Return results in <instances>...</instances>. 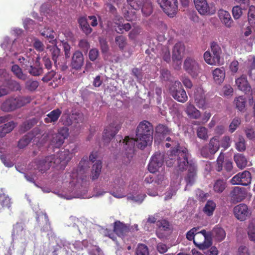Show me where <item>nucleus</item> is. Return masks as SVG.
<instances>
[{"label": "nucleus", "instance_id": "f257e3e1", "mask_svg": "<svg viewBox=\"0 0 255 255\" xmlns=\"http://www.w3.org/2000/svg\"><path fill=\"white\" fill-rule=\"evenodd\" d=\"M165 146L170 147L165 155V162L168 167L174 166L180 171L188 169L185 177L186 187L191 186L195 182L197 172V164L193 160H189L190 154L184 146H180L174 136L167 137Z\"/></svg>", "mask_w": 255, "mask_h": 255}, {"label": "nucleus", "instance_id": "f03ea898", "mask_svg": "<svg viewBox=\"0 0 255 255\" xmlns=\"http://www.w3.org/2000/svg\"><path fill=\"white\" fill-rule=\"evenodd\" d=\"M153 127L151 124L147 121L141 122L138 125L136 130V138L126 136L123 139L122 136H117V143L115 144L116 149L120 148L121 141L123 140L125 155L123 160L124 164H128L131 161L135 151V145L140 149H143L148 145H150L153 139ZM113 148L114 147H112Z\"/></svg>", "mask_w": 255, "mask_h": 255}, {"label": "nucleus", "instance_id": "7ed1b4c3", "mask_svg": "<svg viewBox=\"0 0 255 255\" xmlns=\"http://www.w3.org/2000/svg\"><path fill=\"white\" fill-rule=\"evenodd\" d=\"M91 163L87 156L83 157L80 161L76 172L71 174V180L68 188H64L55 192L59 197L70 200L74 198H87L88 183L84 174L90 167Z\"/></svg>", "mask_w": 255, "mask_h": 255}, {"label": "nucleus", "instance_id": "20e7f679", "mask_svg": "<svg viewBox=\"0 0 255 255\" xmlns=\"http://www.w3.org/2000/svg\"><path fill=\"white\" fill-rule=\"evenodd\" d=\"M11 235L13 239L17 240L23 248H25L33 238L29 231L26 230L24 224L22 222H17L13 225Z\"/></svg>", "mask_w": 255, "mask_h": 255}, {"label": "nucleus", "instance_id": "39448f33", "mask_svg": "<svg viewBox=\"0 0 255 255\" xmlns=\"http://www.w3.org/2000/svg\"><path fill=\"white\" fill-rule=\"evenodd\" d=\"M52 44H53V45L47 46V49L54 65L56 67L59 66L61 67L62 70L67 69L68 68L67 62L65 61V58L64 57L60 48L58 45V41H54Z\"/></svg>", "mask_w": 255, "mask_h": 255}, {"label": "nucleus", "instance_id": "423d86ee", "mask_svg": "<svg viewBox=\"0 0 255 255\" xmlns=\"http://www.w3.org/2000/svg\"><path fill=\"white\" fill-rule=\"evenodd\" d=\"M211 50L212 53L209 51L205 52L204 58L205 61L210 65H222L224 61L221 59L222 52L219 45L213 42L211 45Z\"/></svg>", "mask_w": 255, "mask_h": 255}, {"label": "nucleus", "instance_id": "0eeeda50", "mask_svg": "<svg viewBox=\"0 0 255 255\" xmlns=\"http://www.w3.org/2000/svg\"><path fill=\"white\" fill-rule=\"evenodd\" d=\"M58 246L63 248L66 255H75L77 252L82 251L85 248H89L88 241L86 240L82 242L77 241L73 244L66 240H61Z\"/></svg>", "mask_w": 255, "mask_h": 255}, {"label": "nucleus", "instance_id": "6e6552de", "mask_svg": "<svg viewBox=\"0 0 255 255\" xmlns=\"http://www.w3.org/2000/svg\"><path fill=\"white\" fill-rule=\"evenodd\" d=\"M50 156L53 157L52 161L55 167H59L61 170L64 169L67 163L72 158V155L67 149H62L56 154Z\"/></svg>", "mask_w": 255, "mask_h": 255}, {"label": "nucleus", "instance_id": "1a4fd4ad", "mask_svg": "<svg viewBox=\"0 0 255 255\" xmlns=\"http://www.w3.org/2000/svg\"><path fill=\"white\" fill-rule=\"evenodd\" d=\"M169 91L172 97L178 102L184 103L187 101L186 93L179 81H175L170 87Z\"/></svg>", "mask_w": 255, "mask_h": 255}, {"label": "nucleus", "instance_id": "9d476101", "mask_svg": "<svg viewBox=\"0 0 255 255\" xmlns=\"http://www.w3.org/2000/svg\"><path fill=\"white\" fill-rule=\"evenodd\" d=\"M127 181L125 176L121 175L117 176L114 180L113 184V190L111 194L118 198H121L125 196V186Z\"/></svg>", "mask_w": 255, "mask_h": 255}, {"label": "nucleus", "instance_id": "9b49d317", "mask_svg": "<svg viewBox=\"0 0 255 255\" xmlns=\"http://www.w3.org/2000/svg\"><path fill=\"white\" fill-rule=\"evenodd\" d=\"M163 11L169 16L173 17L178 10L177 0H156Z\"/></svg>", "mask_w": 255, "mask_h": 255}, {"label": "nucleus", "instance_id": "f8f14e48", "mask_svg": "<svg viewBox=\"0 0 255 255\" xmlns=\"http://www.w3.org/2000/svg\"><path fill=\"white\" fill-rule=\"evenodd\" d=\"M219 147V141L216 138L213 137L210 140L208 145H205L200 149V154L203 157L211 159Z\"/></svg>", "mask_w": 255, "mask_h": 255}, {"label": "nucleus", "instance_id": "ddd939ff", "mask_svg": "<svg viewBox=\"0 0 255 255\" xmlns=\"http://www.w3.org/2000/svg\"><path fill=\"white\" fill-rule=\"evenodd\" d=\"M165 156L161 153H156L150 159L148 169L150 173H154L163 169L162 166Z\"/></svg>", "mask_w": 255, "mask_h": 255}, {"label": "nucleus", "instance_id": "4468645a", "mask_svg": "<svg viewBox=\"0 0 255 255\" xmlns=\"http://www.w3.org/2000/svg\"><path fill=\"white\" fill-rule=\"evenodd\" d=\"M36 221L41 228V231L47 232L49 239L54 237V233L51 230L48 216L46 213L41 212L39 214H37Z\"/></svg>", "mask_w": 255, "mask_h": 255}, {"label": "nucleus", "instance_id": "2eb2a0df", "mask_svg": "<svg viewBox=\"0 0 255 255\" xmlns=\"http://www.w3.org/2000/svg\"><path fill=\"white\" fill-rule=\"evenodd\" d=\"M183 68L193 77H196L200 71L199 63L194 58L191 57H188L185 59Z\"/></svg>", "mask_w": 255, "mask_h": 255}, {"label": "nucleus", "instance_id": "dca6fc26", "mask_svg": "<svg viewBox=\"0 0 255 255\" xmlns=\"http://www.w3.org/2000/svg\"><path fill=\"white\" fill-rule=\"evenodd\" d=\"M68 136V129L66 127L59 128L57 133L52 134L50 144L56 148H59L64 143V140Z\"/></svg>", "mask_w": 255, "mask_h": 255}, {"label": "nucleus", "instance_id": "f3484780", "mask_svg": "<svg viewBox=\"0 0 255 255\" xmlns=\"http://www.w3.org/2000/svg\"><path fill=\"white\" fill-rule=\"evenodd\" d=\"M120 128V125L115 123H112L105 128L103 135V140L105 145H107L110 143Z\"/></svg>", "mask_w": 255, "mask_h": 255}, {"label": "nucleus", "instance_id": "a211bd4d", "mask_svg": "<svg viewBox=\"0 0 255 255\" xmlns=\"http://www.w3.org/2000/svg\"><path fill=\"white\" fill-rule=\"evenodd\" d=\"M185 48V45L182 42L176 43L173 48L172 60L178 66L181 65V61L183 56Z\"/></svg>", "mask_w": 255, "mask_h": 255}, {"label": "nucleus", "instance_id": "6ab92c4d", "mask_svg": "<svg viewBox=\"0 0 255 255\" xmlns=\"http://www.w3.org/2000/svg\"><path fill=\"white\" fill-rule=\"evenodd\" d=\"M158 227L156 234L159 238H164L171 231V226L168 221L166 220H158L156 222Z\"/></svg>", "mask_w": 255, "mask_h": 255}, {"label": "nucleus", "instance_id": "aec40b11", "mask_svg": "<svg viewBox=\"0 0 255 255\" xmlns=\"http://www.w3.org/2000/svg\"><path fill=\"white\" fill-rule=\"evenodd\" d=\"M235 217L240 221H245L250 214L251 212L248 206L245 204H240L234 208Z\"/></svg>", "mask_w": 255, "mask_h": 255}, {"label": "nucleus", "instance_id": "412c9836", "mask_svg": "<svg viewBox=\"0 0 255 255\" xmlns=\"http://www.w3.org/2000/svg\"><path fill=\"white\" fill-rule=\"evenodd\" d=\"M195 7L202 15H211L216 12L215 6L212 4H209L207 0L198 4Z\"/></svg>", "mask_w": 255, "mask_h": 255}, {"label": "nucleus", "instance_id": "4be33fe9", "mask_svg": "<svg viewBox=\"0 0 255 255\" xmlns=\"http://www.w3.org/2000/svg\"><path fill=\"white\" fill-rule=\"evenodd\" d=\"M84 56L81 51L77 50L73 54L71 58L70 66L75 70L80 69L84 64Z\"/></svg>", "mask_w": 255, "mask_h": 255}, {"label": "nucleus", "instance_id": "5701e85b", "mask_svg": "<svg viewBox=\"0 0 255 255\" xmlns=\"http://www.w3.org/2000/svg\"><path fill=\"white\" fill-rule=\"evenodd\" d=\"M231 200L233 203L242 201L246 196V192L244 188L235 187L230 193Z\"/></svg>", "mask_w": 255, "mask_h": 255}, {"label": "nucleus", "instance_id": "b1692460", "mask_svg": "<svg viewBox=\"0 0 255 255\" xmlns=\"http://www.w3.org/2000/svg\"><path fill=\"white\" fill-rule=\"evenodd\" d=\"M39 27V32L41 36L50 39L49 42L53 43V42L57 41L54 39L55 32L52 28H50L47 24L44 23H40Z\"/></svg>", "mask_w": 255, "mask_h": 255}, {"label": "nucleus", "instance_id": "393cba45", "mask_svg": "<svg viewBox=\"0 0 255 255\" xmlns=\"http://www.w3.org/2000/svg\"><path fill=\"white\" fill-rule=\"evenodd\" d=\"M194 102L199 109H203L206 105V99L203 89L201 87L197 88L194 91Z\"/></svg>", "mask_w": 255, "mask_h": 255}, {"label": "nucleus", "instance_id": "a878e982", "mask_svg": "<svg viewBox=\"0 0 255 255\" xmlns=\"http://www.w3.org/2000/svg\"><path fill=\"white\" fill-rule=\"evenodd\" d=\"M53 157L48 156L44 159L36 162V169L41 172H44L49 169L50 166L55 167L52 159Z\"/></svg>", "mask_w": 255, "mask_h": 255}, {"label": "nucleus", "instance_id": "bb28decb", "mask_svg": "<svg viewBox=\"0 0 255 255\" xmlns=\"http://www.w3.org/2000/svg\"><path fill=\"white\" fill-rule=\"evenodd\" d=\"M18 108L16 98L10 97L6 99L0 106L1 111L4 112H11Z\"/></svg>", "mask_w": 255, "mask_h": 255}, {"label": "nucleus", "instance_id": "cd10ccee", "mask_svg": "<svg viewBox=\"0 0 255 255\" xmlns=\"http://www.w3.org/2000/svg\"><path fill=\"white\" fill-rule=\"evenodd\" d=\"M218 14L221 21L227 27L230 28L233 26L234 21L231 17L230 13L228 11L220 9Z\"/></svg>", "mask_w": 255, "mask_h": 255}, {"label": "nucleus", "instance_id": "c85d7f7f", "mask_svg": "<svg viewBox=\"0 0 255 255\" xmlns=\"http://www.w3.org/2000/svg\"><path fill=\"white\" fill-rule=\"evenodd\" d=\"M236 84L239 90L245 93H249L252 92V88L247 80L246 76H242L236 80Z\"/></svg>", "mask_w": 255, "mask_h": 255}, {"label": "nucleus", "instance_id": "c756f323", "mask_svg": "<svg viewBox=\"0 0 255 255\" xmlns=\"http://www.w3.org/2000/svg\"><path fill=\"white\" fill-rule=\"evenodd\" d=\"M62 114V111L58 108L54 109L46 115L44 121L46 124H55Z\"/></svg>", "mask_w": 255, "mask_h": 255}, {"label": "nucleus", "instance_id": "7c9ffc66", "mask_svg": "<svg viewBox=\"0 0 255 255\" xmlns=\"http://www.w3.org/2000/svg\"><path fill=\"white\" fill-rule=\"evenodd\" d=\"M226 236V233L224 230L218 226L215 227L211 231V241L212 239L216 241L220 242L224 240Z\"/></svg>", "mask_w": 255, "mask_h": 255}, {"label": "nucleus", "instance_id": "2f4dec72", "mask_svg": "<svg viewBox=\"0 0 255 255\" xmlns=\"http://www.w3.org/2000/svg\"><path fill=\"white\" fill-rule=\"evenodd\" d=\"M128 232V227L123 223L117 221L114 223L113 232L119 237H123Z\"/></svg>", "mask_w": 255, "mask_h": 255}, {"label": "nucleus", "instance_id": "473e14b6", "mask_svg": "<svg viewBox=\"0 0 255 255\" xmlns=\"http://www.w3.org/2000/svg\"><path fill=\"white\" fill-rule=\"evenodd\" d=\"M197 234H201L204 238V241L202 243L198 244V247L200 249L204 250L211 246L212 244V242L211 241V231L207 232L206 230H203L198 232Z\"/></svg>", "mask_w": 255, "mask_h": 255}, {"label": "nucleus", "instance_id": "72a5a7b5", "mask_svg": "<svg viewBox=\"0 0 255 255\" xmlns=\"http://www.w3.org/2000/svg\"><path fill=\"white\" fill-rule=\"evenodd\" d=\"M78 23L80 29L86 35H89L92 32V28L90 26L85 16H80L78 19Z\"/></svg>", "mask_w": 255, "mask_h": 255}, {"label": "nucleus", "instance_id": "f704fd0d", "mask_svg": "<svg viewBox=\"0 0 255 255\" xmlns=\"http://www.w3.org/2000/svg\"><path fill=\"white\" fill-rule=\"evenodd\" d=\"M26 71L33 76H38L43 73L42 66L38 60H36L35 63L32 64Z\"/></svg>", "mask_w": 255, "mask_h": 255}, {"label": "nucleus", "instance_id": "c9c22d12", "mask_svg": "<svg viewBox=\"0 0 255 255\" xmlns=\"http://www.w3.org/2000/svg\"><path fill=\"white\" fill-rule=\"evenodd\" d=\"M185 112L191 119H198L201 116L200 112L190 102H188L186 105Z\"/></svg>", "mask_w": 255, "mask_h": 255}, {"label": "nucleus", "instance_id": "e433bc0d", "mask_svg": "<svg viewBox=\"0 0 255 255\" xmlns=\"http://www.w3.org/2000/svg\"><path fill=\"white\" fill-rule=\"evenodd\" d=\"M22 67L26 70L34 63V56L26 54L24 56H20L18 59Z\"/></svg>", "mask_w": 255, "mask_h": 255}, {"label": "nucleus", "instance_id": "4c0bfd02", "mask_svg": "<svg viewBox=\"0 0 255 255\" xmlns=\"http://www.w3.org/2000/svg\"><path fill=\"white\" fill-rule=\"evenodd\" d=\"M58 46L59 47L62 48L64 52V57L65 58V61L67 62V60L69 59L71 56V49L72 47L68 43V42L64 40H59L58 42Z\"/></svg>", "mask_w": 255, "mask_h": 255}, {"label": "nucleus", "instance_id": "58836bf2", "mask_svg": "<svg viewBox=\"0 0 255 255\" xmlns=\"http://www.w3.org/2000/svg\"><path fill=\"white\" fill-rule=\"evenodd\" d=\"M34 137V134L31 132L24 135L19 140L17 144L18 147L19 149H23L25 148L31 141Z\"/></svg>", "mask_w": 255, "mask_h": 255}, {"label": "nucleus", "instance_id": "ea45409f", "mask_svg": "<svg viewBox=\"0 0 255 255\" xmlns=\"http://www.w3.org/2000/svg\"><path fill=\"white\" fill-rule=\"evenodd\" d=\"M214 81L218 84L222 83L225 77V71L223 67L216 68L213 71Z\"/></svg>", "mask_w": 255, "mask_h": 255}, {"label": "nucleus", "instance_id": "a19ab883", "mask_svg": "<svg viewBox=\"0 0 255 255\" xmlns=\"http://www.w3.org/2000/svg\"><path fill=\"white\" fill-rule=\"evenodd\" d=\"M15 126L16 124L13 121L0 126V138L4 137L7 133L11 131Z\"/></svg>", "mask_w": 255, "mask_h": 255}, {"label": "nucleus", "instance_id": "79ce46f5", "mask_svg": "<svg viewBox=\"0 0 255 255\" xmlns=\"http://www.w3.org/2000/svg\"><path fill=\"white\" fill-rule=\"evenodd\" d=\"M154 173L155 176V183H156L157 185H161L167 184V176L164 169H162V170Z\"/></svg>", "mask_w": 255, "mask_h": 255}, {"label": "nucleus", "instance_id": "37998d69", "mask_svg": "<svg viewBox=\"0 0 255 255\" xmlns=\"http://www.w3.org/2000/svg\"><path fill=\"white\" fill-rule=\"evenodd\" d=\"M102 168V162L100 160L97 161L92 166L90 178L92 180H96L99 177Z\"/></svg>", "mask_w": 255, "mask_h": 255}, {"label": "nucleus", "instance_id": "c03bdc74", "mask_svg": "<svg viewBox=\"0 0 255 255\" xmlns=\"http://www.w3.org/2000/svg\"><path fill=\"white\" fill-rule=\"evenodd\" d=\"M234 160L237 166L243 169L245 168L248 164V161L246 157L242 154L238 153L234 155Z\"/></svg>", "mask_w": 255, "mask_h": 255}, {"label": "nucleus", "instance_id": "a18cd8bd", "mask_svg": "<svg viewBox=\"0 0 255 255\" xmlns=\"http://www.w3.org/2000/svg\"><path fill=\"white\" fill-rule=\"evenodd\" d=\"M216 207V204L213 201L208 200L203 208V211L207 216H211L213 215Z\"/></svg>", "mask_w": 255, "mask_h": 255}, {"label": "nucleus", "instance_id": "49530a36", "mask_svg": "<svg viewBox=\"0 0 255 255\" xmlns=\"http://www.w3.org/2000/svg\"><path fill=\"white\" fill-rule=\"evenodd\" d=\"M146 197V195L143 193L129 194L127 196V199L133 203L141 204Z\"/></svg>", "mask_w": 255, "mask_h": 255}, {"label": "nucleus", "instance_id": "de8ad7c7", "mask_svg": "<svg viewBox=\"0 0 255 255\" xmlns=\"http://www.w3.org/2000/svg\"><path fill=\"white\" fill-rule=\"evenodd\" d=\"M115 29L117 33L122 34L124 31H128L131 28V25L129 23H123L122 21L116 22Z\"/></svg>", "mask_w": 255, "mask_h": 255}, {"label": "nucleus", "instance_id": "09e8293b", "mask_svg": "<svg viewBox=\"0 0 255 255\" xmlns=\"http://www.w3.org/2000/svg\"><path fill=\"white\" fill-rule=\"evenodd\" d=\"M11 71L19 79L24 81L27 79V75L23 73L22 69L18 65H13L11 67Z\"/></svg>", "mask_w": 255, "mask_h": 255}, {"label": "nucleus", "instance_id": "8fccbe9b", "mask_svg": "<svg viewBox=\"0 0 255 255\" xmlns=\"http://www.w3.org/2000/svg\"><path fill=\"white\" fill-rule=\"evenodd\" d=\"M115 42L120 50L123 51L127 45V38L123 35H118L115 37Z\"/></svg>", "mask_w": 255, "mask_h": 255}, {"label": "nucleus", "instance_id": "3c124183", "mask_svg": "<svg viewBox=\"0 0 255 255\" xmlns=\"http://www.w3.org/2000/svg\"><path fill=\"white\" fill-rule=\"evenodd\" d=\"M6 85L7 88L9 89V94L10 91H20L21 90V86L19 83L13 80H6V82L4 83Z\"/></svg>", "mask_w": 255, "mask_h": 255}, {"label": "nucleus", "instance_id": "603ef678", "mask_svg": "<svg viewBox=\"0 0 255 255\" xmlns=\"http://www.w3.org/2000/svg\"><path fill=\"white\" fill-rule=\"evenodd\" d=\"M241 179L240 181H241V185L243 186H247L251 182L252 177L251 173L245 170L242 173H240Z\"/></svg>", "mask_w": 255, "mask_h": 255}, {"label": "nucleus", "instance_id": "864d4df0", "mask_svg": "<svg viewBox=\"0 0 255 255\" xmlns=\"http://www.w3.org/2000/svg\"><path fill=\"white\" fill-rule=\"evenodd\" d=\"M142 14L147 16L150 15L152 12V6L150 1H146L142 3L140 8Z\"/></svg>", "mask_w": 255, "mask_h": 255}, {"label": "nucleus", "instance_id": "5fc2aeb1", "mask_svg": "<svg viewBox=\"0 0 255 255\" xmlns=\"http://www.w3.org/2000/svg\"><path fill=\"white\" fill-rule=\"evenodd\" d=\"M226 187V183L223 179L217 180L213 187L214 191L218 193H221L225 190Z\"/></svg>", "mask_w": 255, "mask_h": 255}, {"label": "nucleus", "instance_id": "6e6d98bb", "mask_svg": "<svg viewBox=\"0 0 255 255\" xmlns=\"http://www.w3.org/2000/svg\"><path fill=\"white\" fill-rule=\"evenodd\" d=\"M23 44L20 43L19 40L15 39L12 41L10 49H11V52H14L13 54L15 55L21 52L23 50Z\"/></svg>", "mask_w": 255, "mask_h": 255}, {"label": "nucleus", "instance_id": "4d7b16f0", "mask_svg": "<svg viewBox=\"0 0 255 255\" xmlns=\"http://www.w3.org/2000/svg\"><path fill=\"white\" fill-rule=\"evenodd\" d=\"M170 132L171 131L168 127L163 125H159L155 128L156 134H159L160 135H161V138H164V135L169 134Z\"/></svg>", "mask_w": 255, "mask_h": 255}, {"label": "nucleus", "instance_id": "13d9d810", "mask_svg": "<svg viewBox=\"0 0 255 255\" xmlns=\"http://www.w3.org/2000/svg\"><path fill=\"white\" fill-rule=\"evenodd\" d=\"M249 23L251 27L255 30V6H250L248 12Z\"/></svg>", "mask_w": 255, "mask_h": 255}, {"label": "nucleus", "instance_id": "bf43d9fd", "mask_svg": "<svg viewBox=\"0 0 255 255\" xmlns=\"http://www.w3.org/2000/svg\"><path fill=\"white\" fill-rule=\"evenodd\" d=\"M246 102L245 99L242 96L236 98L234 100V103L236 105V108L242 112H244Z\"/></svg>", "mask_w": 255, "mask_h": 255}, {"label": "nucleus", "instance_id": "052dcab7", "mask_svg": "<svg viewBox=\"0 0 255 255\" xmlns=\"http://www.w3.org/2000/svg\"><path fill=\"white\" fill-rule=\"evenodd\" d=\"M81 224L80 222L78 219L74 217H71L67 222V226L69 227H72L76 229L79 234H81V232L79 229V225Z\"/></svg>", "mask_w": 255, "mask_h": 255}, {"label": "nucleus", "instance_id": "680f3d73", "mask_svg": "<svg viewBox=\"0 0 255 255\" xmlns=\"http://www.w3.org/2000/svg\"><path fill=\"white\" fill-rule=\"evenodd\" d=\"M81 224L80 222L78 219L74 217H71L67 222V226L69 227H72L76 229L79 234H81V232L79 229V225Z\"/></svg>", "mask_w": 255, "mask_h": 255}, {"label": "nucleus", "instance_id": "e2e57ef3", "mask_svg": "<svg viewBox=\"0 0 255 255\" xmlns=\"http://www.w3.org/2000/svg\"><path fill=\"white\" fill-rule=\"evenodd\" d=\"M99 227L100 229L99 230L101 234L104 236L108 237L112 239L113 241L116 242L117 237L113 231L108 230V229H104L101 227Z\"/></svg>", "mask_w": 255, "mask_h": 255}, {"label": "nucleus", "instance_id": "0e129e2a", "mask_svg": "<svg viewBox=\"0 0 255 255\" xmlns=\"http://www.w3.org/2000/svg\"><path fill=\"white\" fill-rule=\"evenodd\" d=\"M0 202L3 207L9 208L10 206V199L2 191L0 192Z\"/></svg>", "mask_w": 255, "mask_h": 255}, {"label": "nucleus", "instance_id": "69168bd1", "mask_svg": "<svg viewBox=\"0 0 255 255\" xmlns=\"http://www.w3.org/2000/svg\"><path fill=\"white\" fill-rule=\"evenodd\" d=\"M248 233L250 239L255 242V220H253L250 224Z\"/></svg>", "mask_w": 255, "mask_h": 255}, {"label": "nucleus", "instance_id": "338daca9", "mask_svg": "<svg viewBox=\"0 0 255 255\" xmlns=\"http://www.w3.org/2000/svg\"><path fill=\"white\" fill-rule=\"evenodd\" d=\"M197 136L199 138L203 140H207V138H208V129L205 127H198L197 128Z\"/></svg>", "mask_w": 255, "mask_h": 255}, {"label": "nucleus", "instance_id": "774afa93", "mask_svg": "<svg viewBox=\"0 0 255 255\" xmlns=\"http://www.w3.org/2000/svg\"><path fill=\"white\" fill-rule=\"evenodd\" d=\"M136 255H149L147 247L143 244L138 245L136 251Z\"/></svg>", "mask_w": 255, "mask_h": 255}]
</instances>
